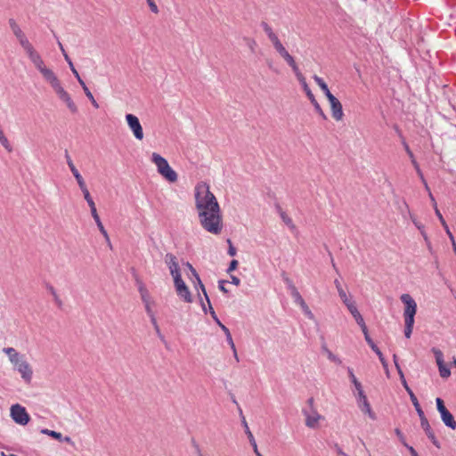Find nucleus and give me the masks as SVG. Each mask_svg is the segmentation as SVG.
Listing matches in <instances>:
<instances>
[{"instance_id": "51", "label": "nucleus", "mask_w": 456, "mask_h": 456, "mask_svg": "<svg viewBox=\"0 0 456 456\" xmlns=\"http://www.w3.org/2000/svg\"><path fill=\"white\" fill-rule=\"evenodd\" d=\"M348 375L353 384L358 380L354 376L353 370L350 368H348Z\"/></svg>"}, {"instance_id": "27", "label": "nucleus", "mask_w": 456, "mask_h": 456, "mask_svg": "<svg viewBox=\"0 0 456 456\" xmlns=\"http://www.w3.org/2000/svg\"><path fill=\"white\" fill-rule=\"evenodd\" d=\"M314 80L315 81V83L319 86V87L322 89V91L324 93L325 96L327 98L330 97V94H332L330 91V89L328 88V86L327 84L325 83V81L318 77L317 75H314L313 77Z\"/></svg>"}, {"instance_id": "62", "label": "nucleus", "mask_w": 456, "mask_h": 456, "mask_svg": "<svg viewBox=\"0 0 456 456\" xmlns=\"http://www.w3.org/2000/svg\"><path fill=\"white\" fill-rule=\"evenodd\" d=\"M251 444H252V446H253V448H254V452H255V453H256V454H257V452H259V451H258V449H257V444H256V442H253V443H251Z\"/></svg>"}, {"instance_id": "34", "label": "nucleus", "mask_w": 456, "mask_h": 456, "mask_svg": "<svg viewBox=\"0 0 456 456\" xmlns=\"http://www.w3.org/2000/svg\"><path fill=\"white\" fill-rule=\"evenodd\" d=\"M310 102H312V104L314 105V109H315L316 112H317L318 114H320L323 119H326V118H327V117H326L325 113L323 112V110H322V107L320 106V104H319V103H318V102L316 101V99H315V98H313Z\"/></svg>"}, {"instance_id": "42", "label": "nucleus", "mask_w": 456, "mask_h": 456, "mask_svg": "<svg viewBox=\"0 0 456 456\" xmlns=\"http://www.w3.org/2000/svg\"><path fill=\"white\" fill-rule=\"evenodd\" d=\"M412 221H413L414 224L416 225V227L420 231V232L423 235L424 239L427 240L428 237H427V234H426V232L424 231V226L420 223L417 222L413 218H412Z\"/></svg>"}, {"instance_id": "45", "label": "nucleus", "mask_w": 456, "mask_h": 456, "mask_svg": "<svg viewBox=\"0 0 456 456\" xmlns=\"http://www.w3.org/2000/svg\"><path fill=\"white\" fill-rule=\"evenodd\" d=\"M90 210H91V214H92V216L94 218V220L96 222L98 220H100V216L97 213V209H96V207L94 206L93 208H90Z\"/></svg>"}, {"instance_id": "21", "label": "nucleus", "mask_w": 456, "mask_h": 456, "mask_svg": "<svg viewBox=\"0 0 456 456\" xmlns=\"http://www.w3.org/2000/svg\"><path fill=\"white\" fill-rule=\"evenodd\" d=\"M66 159H67V164H68L72 175L76 178L79 188L86 185V182H85L84 178L82 177V175H80V173L78 172L77 167H75L71 158L69 157V155L68 153L66 154Z\"/></svg>"}, {"instance_id": "1", "label": "nucleus", "mask_w": 456, "mask_h": 456, "mask_svg": "<svg viewBox=\"0 0 456 456\" xmlns=\"http://www.w3.org/2000/svg\"><path fill=\"white\" fill-rule=\"evenodd\" d=\"M195 208L200 225L208 232L218 235L224 228L219 203L206 182H199L194 187Z\"/></svg>"}, {"instance_id": "60", "label": "nucleus", "mask_w": 456, "mask_h": 456, "mask_svg": "<svg viewBox=\"0 0 456 456\" xmlns=\"http://www.w3.org/2000/svg\"><path fill=\"white\" fill-rule=\"evenodd\" d=\"M408 448H409V451H410V452H411V454L412 456H418V453H417V452L415 451V449L413 447L408 446Z\"/></svg>"}, {"instance_id": "33", "label": "nucleus", "mask_w": 456, "mask_h": 456, "mask_svg": "<svg viewBox=\"0 0 456 456\" xmlns=\"http://www.w3.org/2000/svg\"><path fill=\"white\" fill-rule=\"evenodd\" d=\"M404 322H405L404 335L407 338H410L411 335L412 333L414 322L404 321Z\"/></svg>"}, {"instance_id": "11", "label": "nucleus", "mask_w": 456, "mask_h": 456, "mask_svg": "<svg viewBox=\"0 0 456 456\" xmlns=\"http://www.w3.org/2000/svg\"><path fill=\"white\" fill-rule=\"evenodd\" d=\"M126 120L127 122V125H128L130 130L133 132L134 137L137 140H140V141L142 140L143 139V130H142V127L139 121V118L134 114H126Z\"/></svg>"}, {"instance_id": "9", "label": "nucleus", "mask_w": 456, "mask_h": 456, "mask_svg": "<svg viewBox=\"0 0 456 456\" xmlns=\"http://www.w3.org/2000/svg\"><path fill=\"white\" fill-rule=\"evenodd\" d=\"M174 285H175L176 294L181 299H183L186 303L192 302L191 293L188 286L185 284V282L182 279V276H179V277L174 279Z\"/></svg>"}, {"instance_id": "48", "label": "nucleus", "mask_w": 456, "mask_h": 456, "mask_svg": "<svg viewBox=\"0 0 456 456\" xmlns=\"http://www.w3.org/2000/svg\"><path fill=\"white\" fill-rule=\"evenodd\" d=\"M403 145H404L405 151L409 155L411 160L412 161V159H415L414 155H413L412 151H411L409 145L406 142H403Z\"/></svg>"}, {"instance_id": "50", "label": "nucleus", "mask_w": 456, "mask_h": 456, "mask_svg": "<svg viewBox=\"0 0 456 456\" xmlns=\"http://www.w3.org/2000/svg\"><path fill=\"white\" fill-rule=\"evenodd\" d=\"M328 357L330 361L336 362V363H338L340 364L341 363V361L336 356L334 355L332 353L329 352V354H328Z\"/></svg>"}, {"instance_id": "19", "label": "nucleus", "mask_w": 456, "mask_h": 456, "mask_svg": "<svg viewBox=\"0 0 456 456\" xmlns=\"http://www.w3.org/2000/svg\"><path fill=\"white\" fill-rule=\"evenodd\" d=\"M3 351L7 354L10 362L14 365V368L18 367V365L25 360L24 356L20 355L13 347H5Z\"/></svg>"}, {"instance_id": "55", "label": "nucleus", "mask_w": 456, "mask_h": 456, "mask_svg": "<svg viewBox=\"0 0 456 456\" xmlns=\"http://www.w3.org/2000/svg\"><path fill=\"white\" fill-rule=\"evenodd\" d=\"M218 287H219V289L221 291H223L224 293H227L228 292L227 289L224 287V281H219V286Z\"/></svg>"}, {"instance_id": "6", "label": "nucleus", "mask_w": 456, "mask_h": 456, "mask_svg": "<svg viewBox=\"0 0 456 456\" xmlns=\"http://www.w3.org/2000/svg\"><path fill=\"white\" fill-rule=\"evenodd\" d=\"M400 299L404 304V321L414 322V316L417 312V304L415 300L409 294H403Z\"/></svg>"}, {"instance_id": "36", "label": "nucleus", "mask_w": 456, "mask_h": 456, "mask_svg": "<svg viewBox=\"0 0 456 456\" xmlns=\"http://www.w3.org/2000/svg\"><path fill=\"white\" fill-rule=\"evenodd\" d=\"M85 94L86 95V97L89 99V101L91 102L92 105L98 109L99 108V104L97 103L96 100L94 99V95L92 94V93L90 92V90L88 88H85Z\"/></svg>"}, {"instance_id": "59", "label": "nucleus", "mask_w": 456, "mask_h": 456, "mask_svg": "<svg viewBox=\"0 0 456 456\" xmlns=\"http://www.w3.org/2000/svg\"><path fill=\"white\" fill-rule=\"evenodd\" d=\"M247 435H248V437L249 439L250 444L253 443V442H256V440H255V438H254V436H253V435H252L250 430H248Z\"/></svg>"}, {"instance_id": "4", "label": "nucleus", "mask_w": 456, "mask_h": 456, "mask_svg": "<svg viewBox=\"0 0 456 456\" xmlns=\"http://www.w3.org/2000/svg\"><path fill=\"white\" fill-rule=\"evenodd\" d=\"M138 290H139V293H140V296H141V299H142V303L144 305L145 311H146L148 316L151 319V322L152 323L156 332L159 333L160 330H159V324L157 322V319H156L155 314H154L153 309H152V306L154 305V301L151 299L148 289H146V287L142 283H141L139 285Z\"/></svg>"}, {"instance_id": "24", "label": "nucleus", "mask_w": 456, "mask_h": 456, "mask_svg": "<svg viewBox=\"0 0 456 456\" xmlns=\"http://www.w3.org/2000/svg\"><path fill=\"white\" fill-rule=\"evenodd\" d=\"M403 387H404L405 390L408 392V394L411 397V403L414 405L416 411L418 412V415L422 416V413H424V411H422L417 397L415 396L412 390L409 387L405 379H403Z\"/></svg>"}, {"instance_id": "2", "label": "nucleus", "mask_w": 456, "mask_h": 456, "mask_svg": "<svg viewBox=\"0 0 456 456\" xmlns=\"http://www.w3.org/2000/svg\"><path fill=\"white\" fill-rule=\"evenodd\" d=\"M36 69L41 73L44 79L51 86L58 98L65 103L70 113L76 114L78 111L77 106L71 98V95L61 86V81L55 73L45 64V61L37 65Z\"/></svg>"}, {"instance_id": "54", "label": "nucleus", "mask_w": 456, "mask_h": 456, "mask_svg": "<svg viewBox=\"0 0 456 456\" xmlns=\"http://www.w3.org/2000/svg\"><path fill=\"white\" fill-rule=\"evenodd\" d=\"M379 361L381 362L382 366H383V367H384V369L386 370L387 374H388V370H387V361L385 360L384 356L379 357Z\"/></svg>"}, {"instance_id": "47", "label": "nucleus", "mask_w": 456, "mask_h": 456, "mask_svg": "<svg viewBox=\"0 0 456 456\" xmlns=\"http://www.w3.org/2000/svg\"><path fill=\"white\" fill-rule=\"evenodd\" d=\"M148 5H149V7H150L151 11L153 13H155V14H158V13H159V7H158V5L156 4V3H155V2H153V3H150V4H148Z\"/></svg>"}, {"instance_id": "52", "label": "nucleus", "mask_w": 456, "mask_h": 456, "mask_svg": "<svg viewBox=\"0 0 456 456\" xmlns=\"http://www.w3.org/2000/svg\"><path fill=\"white\" fill-rule=\"evenodd\" d=\"M449 238H450V240L452 241L453 252L456 255V242H455L454 237H453L452 232H449Z\"/></svg>"}, {"instance_id": "25", "label": "nucleus", "mask_w": 456, "mask_h": 456, "mask_svg": "<svg viewBox=\"0 0 456 456\" xmlns=\"http://www.w3.org/2000/svg\"><path fill=\"white\" fill-rule=\"evenodd\" d=\"M159 174L170 183L176 182L178 178L176 172L170 166L160 171Z\"/></svg>"}, {"instance_id": "20", "label": "nucleus", "mask_w": 456, "mask_h": 456, "mask_svg": "<svg viewBox=\"0 0 456 456\" xmlns=\"http://www.w3.org/2000/svg\"><path fill=\"white\" fill-rule=\"evenodd\" d=\"M419 417L420 419L421 427L425 430L427 436L432 441L433 444L436 445L437 448H439L440 444H439L438 441L436 440L433 431L431 430L430 425H429L427 418L425 417V414L422 413V416H419Z\"/></svg>"}, {"instance_id": "40", "label": "nucleus", "mask_w": 456, "mask_h": 456, "mask_svg": "<svg viewBox=\"0 0 456 456\" xmlns=\"http://www.w3.org/2000/svg\"><path fill=\"white\" fill-rule=\"evenodd\" d=\"M333 448L336 452V453L339 456H349L346 452H344V450L342 449V447L338 444H335L333 445Z\"/></svg>"}, {"instance_id": "7", "label": "nucleus", "mask_w": 456, "mask_h": 456, "mask_svg": "<svg viewBox=\"0 0 456 456\" xmlns=\"http://www.w3.org/2000/svg\"><path fill=\"white\" fill-rule=\"evenodd\" d=\"M436 407L437 411L441 415V419L445 426L452 429H456V420L452 414L446 409L444 401L441 398H436Z\"/></svg>"}, {"instance_id": "38", "label": "nucleus", "mask_w": 456, "mask_h": 456, "mask_svg": "<svg viewBox=\"0 0 456 456\" xmlns=\"http://www.w3.org/2000/svg\"><path fill=\"white\" fill-rule=\"evenodd\" d=\"M64 58L66 60V61L69 63V66L72 71V73L74 74V76H77L78 72L77 70L75 69L70 58L69 57V55L67 53H64Z\"/></svg>"}, {"instance_id": "10", "label": "nucleus", "mask_w": 456, "mask_h": 456, "mask_svg": "<svg viewBox=\"0 0 456 456\" xmlns=\"http://www.w3.org/2000/svg\"><path fill=\"white\" fill-rule=\"evenodd\" d=\"M11 416L17 424L23 426L28 424L30 419L25 407L20 404H14L11 407Z\"/></svg>"}, {"instance_id": "32", "label": "nucleus", "mask_w": 456, "mask_h": 456, "mask_svg": "<svg viewBox=\"0 0 456 456\" xmlns=\"http://www.w3.org/2000/svg\"><path fill=\"white\" fill-rule=\"evenodd\" d=\"M223 331L224 332V334L226 336L227 342L230 345L232 350L235 351V345H234V342L232 340V335H231V332H230L229 329L226 326H223Z\"/></svg>"}, {"instance_id": "58", "label": "nucleus", "mask_w": 456, "mask_h": 456, "mask_svg": "<svg viewBox=\"0 0 456 456\" xmlns=\"http://www.w3.org/2000/svg\"><path fill=\"white\" fill-rule=\"evenodd\" d=\"M304 311L306 313V314L310 317V318H313V314L312 312L309 310L308 306L305 305V306H301Z\"/></svg>"}, {"instance_id": "5", "label": "nucleus", "mask_w": 456, "mask_h": 456, "mask_svg": "<svg viewBox=\"0 0 456 456\" xmlns=\"http://www.w3.org/2000/svg\"><path fill=\"white\" fill-rule=\"evenodd\" d=\"M264 30L267 35L269 40L271 41L273 48L277 52V53L285 61H289L293 56L289 53V51L285 48L283 44L279 39L278 36L273 32V28L268 25H264Z\"/></svg>"}, {"instance_id": "13", "label": "nucleus", "mask_w": 456, "mask_h": 456, "mask_svg": "<svg viewBox=\"0 0 456 456\" xmlns=\"http://www.w3.org/2000/svg\"><path fill=\"white\" fill-rule=\"evenodd\" d=\"M432 351L436 356V362L438 367L440 376L443 379H448L451 375V370L444 362V354L442 351L437 348H433Z\"/></svg>"}, {"instance_id": "12", "label": "nucleus", "mask_w": 456, "mask_h": 456, "mask_svg": "<svg viewBox=\"0 0 456 456\" xmlns=\"http://www.w3.org/2000/svg\"><path fill=\"white\" fill-rule=\"evenodd\" d=\"M331 110V116L336 121H341L344 118V112L341 102L333 95L330 94L327 98Z\"/></svg>"}, {"instance_id": "39", "label": "nucleus", "mask_w": 456, "mask_h": 456, "mask_svg": "<svg viewBox=\"0 0 456 456\" xmlns=\"http://www.w3.org/2000/svg\"><path fill=\"white\" fill-rule=\"evenodd\" d=\"M293 296L301 306H305V302L296 289H294Z\"/></svg>"}, {"instance_id": "63", "label": "nucleus", "mask_w": 456, "mask_h": 456, "mask_svg": "<svg viewBox=\"0 0 456 456\" xmlns=\"http://www.w3.org/2000/svg\"><path fill=\"white\" fill-rule=\"evenodd\" d=\"M52 431H53V430H50V429H46V428H45V429H42V430H41V433H43V434L47 435V436H50V434H51V432H52Z\"/></svg>"}, {"instance_id": "31", "label": "nucleus", "mask_w": 456, "mask_h": 456, "mask_svg": "<svg viewBox=\"0 0 456 456\" xmlns=\"http://www.w3.org/2000/svg\"><path fill=\"white\" fill-rule=\"evenodd\" d=\"M411 163H412L414 168L416 169V172H417L418 175L419 176V178L421 179L422 183H424L426 189L430 192L428 185V183H427V182H426V180H425V178L423 176V174H422V172H421V170L419 168V166L418 162L416 161V159H412Z\"/></svg>"}, {"instance_id": "22", "label": "nucleus", "mask_w": 456, "mask_h": 456, "mask_svg": "<svg viewBox=\"0 0 456 456\" xmlns=\"http://www.w3.org/2000/svg\"><path fill=\"white\" fill-rule=\"evenodd\" d=\"M359 407L364 413L368 414L370 419H375V414L373 413L370 404L367 399L365 394L358 396Z\"/></svg>"}, {"instance_id": "29", "label": "nucleus", "mask_w": 456, "mask_h": 456, "mask_svg": "<svg viewBox=\"0 0 456 456\" xmlns=\"http://www.w3.org/2000/svg\"><path fill=\"white\" fill-rule=\"evenodd\" d=\"M364 334V338L368 345L370 346V348L377 354V355L379 357L383 356V354L379 349V347L376 346V344L373 342V340L370 338L368 330Z\"/></svg>"}, {"instance_id": "26", "label": "nucleus", "mask_w": 456, "mask_h": 456, "mask_svg": "<svg viewBox=\"0 0 456 456\" xmlns=\"http://www.w3.org/2000/svg\"><path fill=\"white\" fill-rule=\"evenodd\" d=\"M334 284H335V287H336V289L338 290V296L341 298V300L343 301V303L346 305L348 302H350L351 300L349 299L347 294L346 293V291L342 288V285H341L340 281L338 280H335L334 281Z\"/></svg>"}, {"instance_id": "3", "label": "nucleus", "mask_w": 456, "mask_h": 456, "mask_svg": "<svg viewBox=\"0 0 456 456\" xmlns=\"http://www.w3.org/2000/svg\"><path fill=\"white\" fill-rule=\"evenodd\" d=\"M9 26L17 38L19 44L28 55L30 61L33 63V65L37 67V65H40L44 62V60L42 59L39 53L34 48L33 45L29 42L28 37H26L25 33L22 31L19 24L16 22L14 19L9 20Z\"/></svg>"}, {"instance_id": "44", "label": "nucleus", "mask_w": 456, "mask_h": 456, "mask_svg": "<svg viewBox=\"0 0 456 456\" xmlns=\"http://www.w3.org/2000/svg\"><path fill=\"white\" fill-rule=\"evenodd\" d=\"M354 386L355 389L357 390L358 396L362 395L364 394V392L362 390V384L359 382V380L355 381L354 383Z\"/></svg>"}, {"instance_id": "57", "label": "nucleus", "mask_w": 456, "mask_h": 456, "mask_svg": "<svg viewBox=\"0 0 456 456\" xmlns=\"http://www.w3.org/2000/svg\"><path fill=\"white\" fill-rule=\"evenodd\" d=\"M48 289L53 297H58V294L53 286H50Z\"/></svg>"}, {"instance_id": "23", "label": "nucleus", "mask_w": 456, "mask_h": 456, "mask_svg": "<svg viewBox=\"0 0 456 456\" xmlns=\"http://www.w3.org/2000/svg\"><path fill=\"white\" fill-rule=\"evenodd\" d=\"M151 160L156 165L159 173L169 166L167 159L156 152L152 153Z\"/></svg>"}, {"instance_id": "15", "label": "nucleus", "mask_w": 456, "mask_h": 456, "mask_svg": "<svg viewBox=\"0 0 456 456\" xmlns=\"http://www.w3.org/2000/svg\"><path fill=\"white\" fill-rule=\"evenodd\" d=\"M165 263L167 264L173 279L182 276L179 268V264L175 255L171 253L166 254Z\"/></svg>"}, {"instance_id": "28", "label": "nucleus", "mask_w": 456, "mask_h": 456, "mask_svg": "<svg viewBox=\"0 0 456 456\" xmlns=\"http://www.w3.org/2000/svg\"><path fill=\"white\" fill-rule=\"evenodd\" d=\"M429 196H430L431 200L433 201V204H434V207H435V210H436V215L437 216V217L440 220L442 225L445 229V232H446L447 235L449 236V232H451V231H450L449 227H448L445 220L444 219L442 214L440 213L439 209L437 208L436 202L433 195L431 193H429Z\"/></svg>"}, {"instance_id": "37", "label": "nucleus", "mask_w": 456, "mask_h": 456, "mask_svg": "<svg viewBox=\"0 0 456 456\" xmlns=\"http://www.w3.org/2000/svg\"><path fill=\"white\" fill-rule=\"evenodd\" d=\"M245 40H246L247 46L249 48V50L251 52L254 53L256 51V46H257V43L256 42V40L253 39V38H246Z\"/></svg>"}, {"instance_id": "41", "label": "nucleus", "mask_w": 456, "mask_h": 456, "mask_svg": "<svg viewBox=\"0 0 456 456\" xmlns=\"http://www.w3.org/2000/svg\"><path fill=\"white\" fill-rule=\"evenodd\" d=\"M395 432L396 436H398V438L400 439L401 443H402L404 446L408 447V444H406V442H405V437H404L403 434L402 433V431H401L399 428H396V429L395 430Z\"/></svg>"}, {"instance_id": "17", "label": "nucleus", "mask_w": 456, "mask_h": 456, "mask_svg": "<svg viewBox=\"0 0 456 456\" xmlns=\"http://www.w3.org/2000/svg\"><path fill=\"white\" fill-rule=\"evenodd\" d=\"M346 305L348 311L351 313V314L354 318L357 324L361 327L362 332L366 333V331L368 330L367 326L364 322L362 316L361 315L356 305H354V303L353 301H350L347 304H346Z\"/></svg>"}, {"instance_id": "49", "label": "nucleus", "mask_w": 456, "mask_h": 456, "mask_svg": "<svg viewBox=\"0 0 456 456\" xmlns=\"http://www.w3.org/2000/svg\"><path fill=\"white\" fill-rule=\"evenodd\" d=\"M50 436L60 441L62 440V435L53 430L51 432Z\"/></svg>"}, {"instance_id": "30", "label": "nucleus", "mask_w": 456, "mask_h": 456, "mask_svg": "<svg viewBox=\"0 0 456 456\" xmlns=\"http://www.w3.org/2000/svg\"><path fill=\"white\" fill-rule=\"evenodd\" d=\"M80 190L82 191V192L84 194V198L86 200L89 208H93L94 206H95V203H94V200L92 199V197L90 195V192H89V191L87 189L86 184L84 185L83 187H80Z\"/></svg>"}, {"instance_id": "53", "label": "nucleus", "mask_w": 456, "mask_h": 456, "mask_svg": "<svg viewBox=\"0 0 456 456\" xmlns=\"http://www.w3.org/2000/svg\"><path fill=\"white\" fill-rule=\"evenodd\" d=\"M76 78L77 79L79 85L82 86L83 90L85 91V88H88L86 85V83L84 82V80L81 78V77L79 76V74H77V76H75Z\"/></svg>"}, {"instance_id": "16", "label": "nucleus", "mask_w": 456, "mask_h": 456, "mask_svg": "<svg viewBox=\"0 0 456 456\" xmlns=\"http://www.w3.org/2000/svg\"><path fill=\"white\" fill-rule=\"evenodd\" d=\"M187 266L191 269V273H193V275L196 277V279H197V281H198V282H199V285H200V289H202V291H203V293H204V295H205V297H206V299H207V301H208V305H209L210 313H211V315H212L213 319H214V320H215V322L218 324V326L223 330V326H224V325L220 322V320L217 318V316H216V314L215 311L213 310V308H212V306H211V305H210L209 298H208V295H207V292H206L205 287H204L203 283L201 282V281H200V277H199V275H198V273H197L196 270L192 267V265H191L190 263H187Z\"/></svg>"}, {"instance_id": "18", "label": "nucleus", "mask_w": 456, "mask_h": 456, "mask_svg": "<svg viewBox=\"0 0 456 456\" xmlns=\"http://www.w3.org/2000/svg\"><path fill=\"white\" fill-rule=\"evenodd\" d=\"M15 369L19 371L25 382H31L33 370L30 364L26 360L21 362Z\"/></svg>"}, {"instance_id": "64", "label": "nucleus", "mask_w": 456, "mask_h": 456, "mask_svg": "<svg viewBox=\"0 0 456 456\" xmlns=\"http://www.w3.org/2000/svg\"><path fill=\"white\" fill-rule=\"evenodd\" d=\"M62 440L65 441L66 443L73 444L69 436H65L64 438L62 437Z\"/></svg>"}, {"instance_id": "56", "label": "nucleus", "mask_w": 456, "mask_h": 456, "mask_svg": "<svg viewBox=\"0 0 456 456\" xmlns=\"http://www.w3.org/2000/svg\"><path fill=\"white\" fill-rule=\"evenodd\" d=\"M231 279H232V283H233L236 286L240 285V279L238 277L232 276Z\"/></svg>"}, {"instance_id": "46", "label": "nucleus", "mask_w": 456, "mask_h": 456, "mask_svg": "<svg viewBox=\"0 0 456 456\" xmlns=\"http://www.w3.org/2000/svg\"><path fill=\"white\" fill-rule=\"evenodd\" d=\"M238 264H239V263H238V261H237V260H232V261L230 263V265H229V267H228L227 272H228V273H231V272L234 271V270L237 268Z\"/></svg>"}, {"instance_id": "14", "label": "nucleus", "mask_w": 456, "mask_h": 456, "mask_svg": "<svg viewBox=\"0 0 456 456\" xmlns=\"http://www.w3.org/2000/svg\"><path fill=\"white\" fill-rule=\"evenodd\" d=\"M305 426L310 428H318L320 421L324 419V417L321 415L315 409L311 411H305Z\"/></svg>"}, {"instance_id": "8", "label": "nucleus", "mask_w": 456, "mask_h": 456, "mask_svg": "<svg viewBox=\"0 0 456 456\" xmlns=\"http://www.w3.org/2000/svg\"><path fill=\"white\" fill-rule=\"evenodd\" d=\"M286 63L291 68V69L295 73L297 78L301 83L303 89L305 92L308 99L311 101L313 98H315L314 95L313 94L311 89L309 88L305 77L301 73L299 67H298L297 63L296 62L294 57L289 59V61H287Z\"/></svg>"}, {"instance_id": "35", "label": "nucleus", "mask_w": 456, "mask_h": 456, "mask_svg": "<svg viewBox=\"0 0 456 456\" xmlns=\"http://www.w3.org/2000/svg\"><path fill=\"white\" fill-rule=\"evenodd\" d=\"M95 223H96V224H97V227H98L99 231H100V232H101V233L103 235V237L105 238V240H106L108 242H110V237H109V234H108V232H107L106 229L104 228V226H103V224H102V223L101 219H100V220H98V221H96Z\"/></svg>"}, {"instance_id": "43", "label": "nucleus", "mask_w": 456, "mask_h": 456, "mask_svg": "<svg viewBox=\"0 0 456 456\" xmlns=\"http://www.w3.org/2000/svg\"><path fill=\"white\" fill-rule=\"evenodd\" d=\"M227 243L229 245L228 254L231 256H234L236 255V248L233 247L232 240L230 239L227 240Z\"/></svg>"}, {"instance_id": "61", "label": "nucleus", "mask_w": 456, "mask_h": 456, "mask_svg": "<svg viewBox=\"0 0 456 456\" xmlns=\"http://www.w3.org/2000/svg\"><path fill=\"white\" fill-rule=\"evenodd\" d=\"M397 371H398V374L400 375V379L402 380V383L403 384V379H404V375H403V372L402 369H399Z\"/></svg>"}]
</instances>
